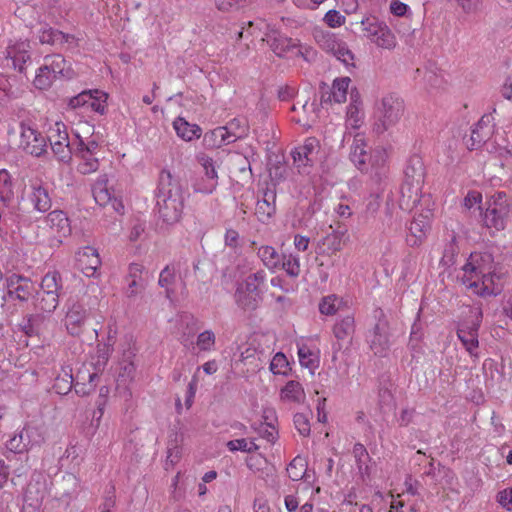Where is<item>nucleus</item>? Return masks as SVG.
<instances>
[{
    "label": "nucleus",
    "instance_id": "7",
    "mask_svg": "<svg viewBox=\"0 0 512 512\" xmlns=\"http://www.w3.org/2000/svg\"><path fill=\"white\" fill-rule=\"evenodd\" d=\"M378 321L367 335L370 349L375 355H384L389 349L388 322L381 309L378 311Z\"/></svg>",
    "mask_w": 512,
    "mask_h": 512
},
{
    "label": "nucleus",
    "instance_id": "23",
    "mask_svg": "<svg viewBox=\"0 0 512 512\" xmlns=\"http://www.w3.org/2000/svg\"><path fill=\"white\" fill-rule=\"evenodd\" d=\"M264 40H266L271 50L279 57L284 56L288 51L298 46L295 40L275 30L267 33Z\"/></svg>",
    "mask_w": 512,
    "mask_h": 512
},
{
    "label": "nucleus",
    "instance_id": "50",
    "mask_svg": "<svg viewBox=\"0 0 512 512\" xmlns=\"http://www.w3.org/2000/svg\"><path fill=\"white\" fill-rule=\"evenodd\" d=\"M106 98L105 93L99 92L98 90L91 91V99L89 100V107L99 113L104 114L106 109Z\"/></svg>",
    "mask_w": 512,
    "mask_h": 512
},
{
    "label": "nucleus",
    "instance_id": "5",
    "mask_svg": "<svg viewBox=\"0 0 512 512\" xmlns=\"http://www.w3.org/2000/svg\"><path fill=\"white\" fill-rule=\"evenodd\" d=\"M313 36L316 43L324 51L333 54L345 65H353V53L348 49L346 43L339 40L334 33L328 30L315 29Z\"/></svg>",
    "mask_w": 512,
    "mask_h": 512
},
{
    "label": "nucleus",
    "instance_id": "35",
    "mask_svg": "<svg viewBox=\"0 0 512 512\" xmlns=\"http://www.w3.org/2000/svg\"><path fill=\"white\" fill-rule=\"evenodd\" d=\"M227 131L223 126L217 127L204 134L203 143L208 148H218L223 145L231 144L226 140Z\"/></svg>",
    "mask_w": 512,
    "mask_h": 512
},
{
    "label": "nucleus",
    "instance_id": "16",
    "mask_svg": "<svg viewBox=\"0 0 512 512\" xmlns=\"http://www.w3.org/2000/svg\"><path fill=\"white\" fill-rule=\"evenodd\" d=\"M355 332V320L352 315L338 319L333 326V334L337 342L333 344L334 353L342 349V341L351 342Z\"/></svg>",
    "mask_w": 512,
    "mask_h": 512
},
{
    "label": "nucleus",
    "instance_id": "38",
    "mask_svg": "<svg viewBox=\"0 0 512 512\" xmlns=\"http://www.w3.org/2000/svg\"><path fill=\"white\" fill-rule=\"evenodd\" d=\"M59 304V294L39 291L36 298V307L46 313H52Z\"/></svg>",
    "mask_w": 512,
    "mask_h": 512
},
{
    "label": "nucleus",
    "instance_id": "42",
    "mask_svg": "<svg viewBox=\"0 0 512 512\" xmlns=\"http://www.w3.org/2000/svg\"><path fill=\"white\" fill-rule=\"evenodd\" d=\"M280 267L285 270L288 276L296 278L301 272L299 256L283 254Z\"/></svg>",
    "mask_w": 512,
    "mask_h": 512
},
{
    "label": "nucleus",
    "instance_id": "36",
    "mask_svg": "<svg viewBox=\"0 0 512 512\" xmlns=\"http://www.w3.org/2000/svg\"><path fill=\"white\" fill-rule=\"evenodd\" d=\"M66 60L60 54L47 55L44 57V64L42 65V72L49 70L54 76H65Z\"/></svg>",
    "mask_w": 512,
    "mask_h": 512
},
{
    "label": "nucleus",
    "instance_id": "29",
    "mask_svg": "<svg viewBox=\"0 0 512 512\" xmlns=\"http://www.w3.org/2000/svg\"><path fill=\"white\" fill-rule=\"evenodd\" d=\"M177 135L185 141H191L201 136V128L196 124H190L184 118L178 117L173 122Z\"/></svg>",
    "mask_w": 512,
    "mask_h": 512
},
{
    "label": "nucleus",
    "instance_id": "21",
    "mask_svg": "<svg viewBox=\"0 0 512 512\" xmlns=\"http://www.w3.org/2000/svg\"><path fill=\"white\" fill-rule=\"evenodd\" d=\"M507 214L508 209L506 205L493 202L487 207L483 215V222L488 228H495L499 231L505 227V218Z\"/></svg>",
    "mask_w": 512,
    "mask_h": 512
},
{
    "label": "nucleus",
    "instance_id": "28",
    "mask_svg": "<svg viewBox=\"0 0 512 512\" xmlns=\"http://www.w3.org/2000/svg\"><path fill=\"white\" fill-rule=\"evenodd\" d=\"M74 155L80 160L77 166V171L79 173L87 175L98 170L99 161L98 158L95 157V154L84 151L83 148L76 147Z\"/></svg>",
    "mask_w": 512,
    "mask_h": 512
},
{
    "label": "nucleus",
    "instance_id": "8",
    "mask_svg": "<svg viewBox=\"0 0 512 512\" xmlns=\"http://www.w3.org/2000/svg\"><path fill=\"white\" fill-rule=\"evenodd\" d=\"M318 148V140L314 137L307 138L304 143L291 151L293 165L300 174H308L313 166V155Z\"/></svg>",
    "mask_w": 512,
    "mask_h": 512
},
{
    "label": "nucleus",
    "instance_id": "17",
    "mask_svg": "<svg viewBox=\"0 0 512 512\" xmlns=\"http://www.w3.org/2000/svg\"><path fill=\"white\" fill-rule=\"evenodd\" d=\"M31 192L29 199L33 207L39 212H46L51 208L52 202L48 187L41 180H33L30 183Z\"/></svg>",
    "mask_w": 512,
    "mask_h": 512
},
{
    "label": "nucleus",
    "instance_id": "13",
    "mask_svg": "<svg viewBox=\"0 0 512 512\" xmlns=\"http://www.w3.org/2000/svg\"><path fill=\"white\" fill-rule=\"evenodd\" d=\"M493 134L492 117L484 115L475 124L469 139L466 141L468 149L475 150L486 143Z\"/></svg>",
    "mask_w": 512,
    "mask_h": 512
},
{
    "label": "nucleus",
    "instance_id": "41",
    "mask_svg": "<svg viewBox=\"0 0 512 512\" xmlns=\"http://www.w3.org/2000/svg\"><path fill=\"white\" fill-rule=\"evenodd\" d=\"M181 459V449L179 446V437L175 433L174 439L168 441L167 456L165 461V468L173 467Z\"/></svg>",
    "mask_w": 512,
    "mask_h": 512
},
{
    "label": "nucleus",
    "instance_id": "56",
    "mask_svg": "<svg viewBox=\"0 0 512 512\" xmlns=\"http://www.w3.org/2000/svg\"><path fill=\"white\" fill-rule=\"evenodd\" d=\"M456 237L452 236L450 243L445 247L441 262L444 265H452L455 262V257L458 254V248L455 244Z\"/></svg>",
    "mask_w": 512,
    "mask_h": 512
},
{
    "label": "nucleus",
    "instance_id": "45",
    "mask_svg": "<svg viewBox=\"0 0 512 512\" xmlns=\"http://www.w3.org/2000/svg\"><path fill=\"white\" fill-rule=\"evenodd\" d=\"M342 299L336 295L324 297L319 304V311L324 315H334L342 306Z\"/></svg>",
    "mask_w": 512,
    "mask_h": 512
},
{
    "label": "nucleus",
    "instance_id": "25",
    "mask_svg": "<svg viewBox=\"0 0 512 512\" xmlns=\"http://www.w3.org/2000/svg\"><path fill=\"white\" fill-rule=\"evenodd\" d=\"M32 434V429L29 427H23L21 430L15 432L9 440H7V449L13 453L18 454L27 452L32 446Z\"/></svg>",
    "mask_w": 512,
    "mask_h": 512
},
{
    "label": "nucleus",
    "instance_id": "32",
    "mask_svg": "<svg viewBox=\"0 0 512 512\" xmlns=\"http://www.w3.org/2000/svg\"><path fill=\"white\" fill-rule=\"evenodd\" d=\"M281 400L286 402L301 403L305 399V392L298 381H288L280 392Z\"/></svg>",
    "mask_w": 512,
    "mask_h": 512
},
{
    "label": "nucleus",
    "instance_id": "18",
    "mask_svg": "<svg viewBox=\"0 0 512 512\" xmlns=\"http://www.w3.org/2000/svg\"><path fill=\"white\" fill-rule=\"evenodd\" d=\"M276 192L273 188L267 187L262 190V198L258 199L255 215L262 223H266L276 211Z\"/></svg>",
    "mask_w": 512,
    "mask_h": 512
},
{
    "label": "nucleus",
    "instance_id": "53",
    "mask_svg": "<svg viewBox=\"0 0 512 512\" xmlns=\"http://www.w3.org/2000/svg\"><path fill=\"white\" fill-rule=\"evenodd\" d=\"M288 361H287V358L286 356L281 353V352H278L274 355V357L272 358L271 362H270V371L273 373V374H286V370L288 368Z\"/></svg>",
    "mask_w": 512,
    "mask_h": 512
},
{
    "label": "nucleus",
    "instance_id": "52",
    "mask_svg": "<svg viewBox=\"0 0 512 512\" xmlns=\"http://www.w3.org/2000/svg\"><path fill=\"white\" fill-rule=\"evenodd\" d=\"M39 320V315H28L23 318L22 322L19 324L21 331L30 337L36 335L38 333L37 324Z\"/></svg>",
    "mask_w": 512,
    "mask_h": 512
},
{
    "label": "nucleus",
    "instance_id": "3",
    "mask_svg": "<svg viewBox=\"0 0 512 512\" xmlns=\"http://www.w3.org/2000/svg\"><path fill=\"white\" fill-rule=\"evenodd\" d=\"M405 110L404 101L396 94L385 95L378 105L374 132L383 134L396 126Z\"/></svg>",
    "mask_w": 512,
    "mask_h": 512
},
{
    "label": "nucleus",
    "instance_id": "63",
    "mask_svg": "<svg viewBox=\"0 0 512 512\" xmlns=\"http://www.w3.org/2000/svg\"><path fill=\"white\" fill-rule=\"evenodd\" d=\"M324 21L329 27H340L345 22V17L336 10H329L324 17Z\"/></svg>",
    "mask_w": 512,
    "mask_h": 512
},
{
    "label": "nucleus",
    "instance_id": "30",
    "mask_svg": "<svg viewBox=\"0 0 512 512\" xmlns=\"http://www.w3.org/2000/svg\"><path fill=\"white\" fill-rule=\"evenodd\" d=\"M258 257L261 259L263 265L270 271H275L280 268L282 255L276 249L269 245H264L258 248Z\"/></svg>",
    "mask_w": 512,
    "mask_h": 512
},
{
    "label": "nucleus",
    "instance_id": "61",
    "mask_svg": "<svg viewBox=\"0 0 512 512\" xmlns=\"http://www.w3.org/2000/svg\"><path fill=\"white\" fill-rule=\"evenodd\" d=\"M91 99V91H83L77 96L70 98L69 107L76 109L82 106H89V100Z\"/></svg>",
    "mask_w": 512,
    "mask_h": 512
},
{
    "label": "nucleus",
    "instance_id": "2",
    "mask_svg": "<svg viewBox=\"0 0 512 512\" xmlns=\"http://www.w3.org/2000/svg\"><path fill=\"white\" fill-rule=\"evenodd\" d=\"M265 281V271L258 270L238 282L234 293L236 305L243 311L256 310L263 300V290L261 287Z\"/></svg>",
    "mask_w": 512,
    "mask_h": 512
},
{
    "label": "nucleus",
    "instance_id": "37",
    "mask_svg": "<svg viewBox=\"0 0 512 512\" xmlns=\"http://www.w3.org/2000/svg\"><path fill=\"white\" fill-rule=\"evenodd\" d=\"M62 289V277L59 272H48L41 281L40 291L46 293L59 294Z\"/></svg>",
    "mask_w": 512,
    "mask_h": 512
},
{
    "label": "nucleus",
    "instance_id": "31",
    "mask_svg": "<svg viewBox=\"0 0 512 512\" xmlns=\"http://www.w3.org/2000/svg\"><path fill=\"white\" fill-rule=\"evenodd\" d=\"M353 456L355 458V463L358 469L359 474L364 479L365 477H369L370 475V466L371 457L367 452L365 446L361 443H356L353 446Z\"/></svg>",
    "mask_w": 512,
    "mask_h": 512
},
{
    "label": "nucleus",
    "instance_id": "62",
    "mask_svg": "<svg viewBox=\"0 0 512 512\" xmlns=\"http://www.w3.org/2000/svg\"><path fill=\"white\" fill-rule=\"evenodd\" d=\"M53 134L50 136L51 140H59V142H69L67 128L64 123L56 122L52 129Z\"/></svg>",
    "mask_w": 512,
    "mask_h": 512
},
{
    "label": "nucleus",
    "instance_id": "47",
    "mask_svg": "<svg viewBox=\"0 0 512 512\" xmlns=\"http://www.w3.org/2000/svg\"><path fill=\"white\" fill-rule=\"evenodd\" d=\"M36 291L34 283L27 277L17 286L11 299H17L19 301H27L32 294Z\"/></svg>",
    "mask_w": 512,
    "mask_h": 512
},
{
    "label": "nucleus",
    "instance_id": "11",
    "mask_svg": "<svg viewBox=\"0 0 512 512\" xmlns=\"http://www.w3.org/2000/svg\"><path fill=\"white\" fill-rule=\"evenodd\" d=\"M92 194L96 203L100 206L111 205L113 210L119 214L123 213L124 205L117 199L108 187L106 174L100 175L92 186Z\"/></svg>",
    "mask_w": 512,
    "mask_h": 512
},
{
    "label": "nucleus",
    "instance_id": "59",
    "mask_svg": "<svg viewBox=\"0 0 512 512\" xmlns=\"http://www.w3.org/2000/svg\"><path fill=\"white\" fill-rule=\"evenodd\" d=\"M258 432L262 438L270 443H274L277 439L278 432L272 423H261Z\"/></svg>",
    "mask_w": 512,
    "mask_h": 512
},
{
    "label": "nucleus",
    "instance_id": "46",
    "mask_svg": "<svg viewBox=\"0 0 512 512\" xmlns=\"http://www.w3.org/2000/svg\"><path fill=\"white\" fill-rule=\"evenodd\" d=\"M175 282V273L174 270L170 268V266H166L159 275L158 284L160 287L165 289L166 297L168 299L172 298L174 294L173 289L171 288L172 284Z\"/></svg>",
    "mask_w": 512,
    "mask_h": 512
},
{
    "label": "nucleus",
    "instance_id": "14",
    "mask_svg": "<svg viewBox=\"0 0 512 512\" xmlns=\"http://www.w3.org/2000/svg\"><path fill=\"white\" fill-rule=\"evenodd\" d=\"M88 312L80 302H72L69 306L65 318V326L69 334L76 336L82 331V327L87 319Z\"/></svg>",
    "mask_w": 512,
    "mask_h": 512
},
{
    "label": "nucleus",
    "instance_id": "10",
    "mask_svg": "<svg viewBox=\"0 0 512 512\" xmlns=\"http://www.w3.org/2000/svg\"><path fill=\"white\" fill-rule=\"evenodd\" d=\"M37 38L41 44L56 47H62L66 44L68 48H76L79 45V39L75 35L64 33L47 24L42 25L38 30Z\"/></svg>",
    "mask_w": 512,
    "mask_h": 512
},
{
    "label": "nucleus",
    "instance_id": "24",
    "mask_svg": "<svg viewBox=\"0 0 512 512\" xmlns=\"http://www.w3.org/2000/svg\"><path fill=\"white\" fill-rule=\"evenodd\" d=\"M462 282L468 289L472 290V292L477 295L484 296L493 293L492 273L480 274L478 277L470 276L462 278Z\"/></svg>",
    "mask_w": 512,
    "mask_h": 512
},
{
    "label": "nucleus",
    "instance_id": "51",
    "mask_svg": "<svg viewBox=\"0 0 512 512\" xmlns=\"http://www.w3.org/2000/svg\"><path fill=\"white\" fill-rule=\"evenodd\" d=\"M196 345L200 351H210L215 345V334L211 330H205L197 337Z\"/></svg>",
    "mask_w": 512,
    "mask_h": 512
},
{
    "label": "nucleus",
    "instance_id": "33",
    "mask_svg": "<svg viewBox=\"0 0 512 512\" xmlns=\"http://www.w3.org/2000/svg\"><path fill=\"white\" fill-rule=\"evenodd\" d=\"M29 47L28 43H21L18 47L14 46L9 48L8 55L12 59V64L15 69L19 72H23L25 69V64L30 60V54L28 53L27 48Z\"/></svg>",
    "mask_w": 512,
    "mask_h": 512
},
{
    "label": "nucleus",
    "instance_id": "60",
    "mask_svg": "<svg viewBox=\"0 0 512 512\" xmlns=\"http://www.w3.org/2000/svg\"><path fill=\"white\" fill-rule=\"evenodd\" d=\"M128 286L125 290V295L128 298H133L138 295L145 288L143 279H127Z\"/></svg>",
    "mask_w": 512,
    "mask_h": 512
},
{
    "label": "nucleus",
    "instance_id": "12",
    "mask_svg": "<svg viewBox=\"0 0 512 512\" xmlns=\"http://www.w3.org/2000/svg\"><path fill=\"white\" fill-rule=\"evenodd\" d=\"M493 258L489 253H472L463 266L462 278L474 276L478 277L480 274L493 273Z\"/></svg>",
    "mask_w": 512,
    "mask_h": 512
},
{
    "label": "nucleus",
    "instance_id": "39",
    "mask_svg": "<svg viewBox=\"0 0 512 512\" xmlns=\"http://www.w3.org/2000/svg\"><path fill=\"white\" fill-rule=\"evenodd\" d=\"M385 23L380 21L375 16H368L362 19L361 26L362 31L364 32L365 37L370 39L373 42V38H376L380 30L385 27Z\"/></svg>",
    "mask_w": 512,
    "mask_h": 512
},
{
    "label": "nucleus",
    "instance_id": "4",
    "mask_svg": "<svg viewBox=\"0 0 512 512\" xmlns=\"http://www.w3.org/2000/svg\"><path fill=\"white\" fill-rule=\"evenodd\" d=\"M470 321H465L459 325L457 336L466 351L472 356L477 357V349L479 346L478 331L482 321V310L475 307L469 310Z\"/></svg>",
    "mask_w": 512,
    "mask_h": 512
},
{
    "label": "nucleus",
    "instance_id": "58",
    "mask_svg": "<svg viewBox=\"0 0 512 512\" xmlns=\"http://www.w3.org/2000/svg\"><path fill=\"white\" fill-rule=\"evenodd\" d=\"M217 187V180L202 178L194 184V191L204 194L212 193Z\"/></svg>",
    "mask_w": 512,
    "mask_h": 512
},
{
    "label": "nucleus",
    "instance_id": "40",
    "mask_svg": "<svg viewBox=\"0 0 512 512\" xmlns=\"http://www.w3.org/2000/svg\"><path fill=\"white\" fill-rule=\"evenodd\" d=\"M351 79L349 77L337 78L333 81L331 96L336 103H343L346 101L347 92Z\"/></svg>",
    "mask_w": 512,
    "mask_h": 512
},
{
    "label": "nucleus",
    "instance_id": "49",
    "mask_svg": "<svg viewBox=\"0 0 512 512\" xmlns=\"http://www.w3.org/2000/svg\"><path fill=\"white\" fill-rule=\"evenodd\" d=\"M298 357L300 364L308 369H315L318 366V359L310 348L302 345L298 348Z\"/></svg>",
    "mask_w": 512,
    "mask_h": 512
},
{
    "label": "nucleus",
    "instance_id": "26",
    "mask_svg": "<svg viewBox=\"0 0 512 512\" xmlns=\"http://www.w3.org/2000/svg\"><path fill=\"white\" fill-rule=\"evenodd\" d=\"M425 167L423 160L418 155L411 156L404 170V181L424 183Z\"/></svg>",
    "mask_w": 512,
    "mask_h": 512
},
{
    "label": "nucleus",
    "instance_id": "20",
    "mask_svg": "<svg viewBox=\"0 0 512 512\" xmlns=\"http://www.w3.org/2000/svg\"><path fill=\"white\" fill-rule=\"evenodd\" d=\"M111 340H112V337L109 336L107 343H98L97 344L95 354L92 356V365L95 369V372L90 373L88 375L90 383H92L94 381V379L98 376L99 372H102L105 369V367L109 361V358L113 352V344H114V342H112Z\"/></svg>",
    "mask_w": 512,
    "mask_h": 512
},
{
    "label": "nucleus",
    "instance_id": "6",
    "mask_svg": "<svg viewBox=\"0 0 512 512\" xmlns=\"http://www.w3.org/2000/svg\"><path fill=\"white\" fill-rule=\"evenodd\" d=\"M20 128L19 147L24 152L35 157H40L47 152L46 137L41 132L25 123H21Z\"/></svg>",
    "mask_w": 512,
    "mask_h": 512
},
{
    "label": "nucleus",
    "instance_id": "9",
    "mask_svg": "<svg viewBox=\"0 0 512 512\" xmlns=\"http://www.w3.org/2000/svg\"><path fill=\"white\" fill-rule=\"evenodd\" d=\"M431 211L420 213L414 216L408 227L406 242L409 246H419L426 239L431 228Z\"/></svg>",
    "mask_w": 512,
    "mask_h": 512
},
{
    "label": "nucleus",
    "instance_id": "54",
    "mask_svg": "<svg viewBox=\"0 0 512 512\" xmlns=\"http://www.w3.org/2000/svg\"><path fill=\"white\" fill-rule=\"evenodd\" d=\"M52 73L49 70H44L42 72V66L38 69V72L34 79V85L36 88L44 90L51 86L53 79H55Z\"/></svg>",
    "mask_w": 512,
    "mask_h": 512
},
{
    "label": "nucleus",
    "instance_id": "64",
    "mask_svg": "<svg viewBox=\"0 0 512 512\" xmlns=\"http://www.w3.org/2000/svg\"><path fill=\"white\" fill-rule=\"evenodd\" d=\"M498 503L506 510H512V486L508 487L497 494Z\"/></svg>",
    "mask_w": 512,
    "mask_h": 512
},
{
    "label": "nucleus",
    "instance_id": "1",
    "mask_svg": "<svg viewBox=\"0 0 512 512\" xmlns=\"http://www.w3.org/2000/svg\"><path fill=\"white\" fill-rule=\"evenodd\" d=\"M187 196V189L179 178L174 177L168 170L160 172L156 208L164 223L172 225L181 219Z\"/></svg>",
    "mask_w": 512,
    "mask_h": 512
},
{
    "label": "nucleus",
    "instance_id": "57",
    "mask_svg": "<svg viewBox=\"0 0 512 512\" xmlns=\"http://www.w3.org/2000/svg\"><path fill=\"white\" fill-rule=\"evenodd\" d=\"M295 428L302 436H309L310 422L307 415L304 413H296L293 418Z\"/></svg>",
    "mask_w": 512,
    "mask_h": 512
},
{
    "label": "nucleus",
    "instance_id": "19",
    "mask_svg": "<svg viewBox=\"0 0 512 512\" xmlns=\"http://www.w3.org/2000/svg\"><path fill=\"white\" fill-rule=\"evenodd\" d=\"M424 183L403 181L401 185L400 205L402 208L411 210L418 206L423 197L422 187Z\"/></svg>",
    "mask_w": 512,
    "mask_h": 512
},
{
    "label": "nucleus",
    "instance_id": "55",
    "mask_svg": "<svg viewBox=\"0 0 512 512\" xmlns=\"http://www.w3.org/2000/svg\"><path fill=\"white\" fill-rule=\"evenodd\" d=\"M253 1L254 0H215V5L218 10L228 12L243 7Z\"/></svg>",
    "mask_w": 512,
    "mask_h": 512
},
{
    "label": "nucleus",
    "instance_id": "27",
    "mask_svg": "<svg viewBox=\"0 0 512 512\" xmlns=\"http://www.w3.org/2000/svg\"><path fill=\"white\" fill-rule=\"evenodd\" d=\"M46 224L59 237H64L70 233V224L66 214L61 210H54L46 217Z\"/></svg>",
    "mask_w": 512,
    "mask_h": 512
},
{
    "label": "nucleus",
    "instance_id": "43",
    "mask_svg": "<svg viewBox=\"0 0 512 512\" xmlns=\"http://www.w3.org/2000/svg\"><path fill=\"white\" fill-rule=\"evenodd\" d=\"M51 149L55 157L63 163H69L72 159V149L70 142H59V140H51Z\"/></svg>",
    "mask_w": 512,
    "mask_h": 512
},
{
    "label": "nucleus",
    "instance_id": "22",
    "mask_svg": "<svg viewBox=\"0 0 512 512\" xmlns=\"http://www.w3.org/2000/svg\"><path fill=\"white\" fill-rule=\"evenodd\" d=\"M350 159L359 170L363 171L367 168L368 162L371 159V155L367 150V143L365 138L361 134L355 135L353 139L350 151Z\"/></svg>",
    "mask_w": 512,
    "mask_h": 512
},
{
    "label": "nucleus",
    "instance_id": "15",
    "mask_svg": "<svg viewBox=\"0 0 512 512\" xmlns=\"http://www.w3.org/2000/svg\"><path fill=\"white\" fill-rule=\"evenodd\" d=\"M76 261L78 267L87 277L94 276L101 265L98 251L90 246H86L77 252Z\"/></svg>",
    "mask_w": 512,
    "mask_h": 512
},
{
    "label": "nucleus",
    "instance_id": "44",
    "mask_svg": "<svg viewBox=\"0 0 512 512\" xmlns=\"http://www.w3.org/2000/svg\"><path fill=\"white\" fill-rule=\"evenodd\" d=\"M306 461L304 458L297 456L295 457L287 467V473L291 480H301L306 473Z\"/></svg>",
    "mask_w": 512,
    "mask_h": 512
},
{
    "label": "nucleus",
    "instance_id": "48",
    "mask_svg": "<svg viewBox=\"0 0 512 512\" xmlns=\"http://www.w3.org/2000/svg\"><path fill=\"white\" fill-rule=\"evenodd\" d=\"M373 43L384 49H393L396 46V37L390 28L385 25V27L380 30L379 35L373 38Z\"/></svg>",
    "mask_w": 512,
    "mask_h": 512
},
{
    "label": "nucleus",
    "instance_id": "34",
    "mask_svg": "<svg viewBox=\"0 0 512 512\" xmlns=\"http://www.w3.org/2000/svg\"><path fill=\"white\" fill-rule=\"evenodd\" d=\"M223 127L227 131L226 140L230 143L245 137L248 132L246 121L240 118L232 119L227 123L226 126Z\"/></svg>",
    "mask_w": 512,
    "mask_h": 512
}]
</instances>
